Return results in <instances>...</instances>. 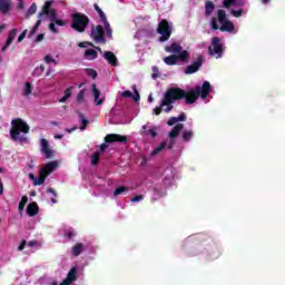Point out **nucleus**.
<instances>
[{
    "label": "nucleus",
    "mask_w": 285,
    "mask_h": 285,
    "mask_svg": "<svg viewBox=\"0 0 285 285\" xmlns=\"http://www.w3.org/2000/svg\"><path fill=\"white\" fill-rule=\"evenodd\" d=\"M75 87H69L65 90V95L62 96V98L59 100L60 104H66L68 101V99H70V97H72V89Z\"/></svg>",
    "instance_id": "nucleus-25"
},
{
    "label": "nucleus",
    "mask_w": 285,
    "mask_h": 285,
    "mask_svg": "<svg viewBox=\"0 0 285 285\" xmlns=\"http://www.w3.org/2000/svg\"><path fill=\"white\" fill-rule=\"evenodd\" d=\"M52 1H46L41 12L38 14V19H41L46 13L50 12L52 9Z\"/></svg>",
    "instance_id": "nucleus-24"
},
{
    "label": "nucleus",
    "mask_w": 285,
    "mask_h": 285,
    "mask_svg": "<svg viewBox=\"0 0 285 285\" xmlns=\"http://www.w3.org/2000/svg\"><path fill=\"white\" fill-rule=\"evenodd\" d=\"M204 66V56H198L196 61L185 68V75H195Z\"/></svg>",
    "instance_id": "nucleus-9"
},
{
    "label": "nucleus",
    "mask_w": 285,
    "mask_h": 285,
    "mask_svg": "<svg viewBox=\"0 0 285 285\" xmlns=\"http://www.w3.org/2000/svg\"><path fill=\"white\" fill-rule=\"evenodd\" d=\"M40 148H41V154L45 155L46 159L55 158V155L57 153L50 148V144L48 142V139L46 138L40 139Z\"/></svg>",
    "instance_id": "nucleus-10"
},
{
    "label": "nucleus",
    "mask_w": 285,
    "mask_h": 285,
    "mask_svg": "<svg viewBox=\"0 0 285 285\" xmlns=\"http://www.w3.org/2000/svg\"><path fill=\"white\" fill-rule=\"evenodd\" d=\"M26 245H27V242L26 240H22L18 247V250H23L26 248Z\"/></svg>",
    "instance_id": "nucleus-61"
},
{
    "label": "nucleus",
    "mask_w": 285,
    "mask_h": 285,
    "mask_svg": "<svg viewBox=\"0 0 285 285\" xmlns=\"http://www.w3.org/2000/svg\"><path fill=\"white\" fill-rule=\"evenodd\" d=\"M121 97H125V99H128V98L132 97V91L126 90L121 94Z\"/></svg>",
    "instance_id": "nucleus-55"
},
{
    "label": "nucleus",
    "mask_w": 285,
    "mask_h": 285,
    "mask_svg": "<svg viewBox=\"0 0 285 285\" xmlns=\"http://www.w3.org/2000/svg\"><path fill=\"white\" fill-rule=\"evenodd\" d=\"M209 255H212V259H217L222 255V250L216 244H213L212 253Z\"/></svg>",
    "instance_id": "nucleus-27"
},
{
    "label": "nucleus",
    "mask_w": 285,
    "mask_h": 285,
    "mask_svg": "<svg viewBox=\"0 0 285 285\" xmlns=\"http://www.w3.org/2000/svg\"><path fill=\"white\" fill-rule=\"evenodd\" d=\"M45 61H46L47 63H56V60L52 59V57H50V56H46V57H45Z\"/></svg>",
    "instance_id": "nucleus-58"
},
{
    "label": "nucleus",
    "mask_w": 285,
    "mask_h": 285,
    "mask_svg": "<svg viewBox=\"0 0 285 285\" xmlns=\"http://www.w3.org/2000/svg\"><path fill=\"white\" fill-rule=\"evenodd\" d=\"M104 26H105V30H111L112 28H110V22H108V18H105L102 20Z\"/></svg>",
    "instance_id": "nucleus-53"
},
{
    "label": "nucleus",
    "mask_w": 285,
    "mask_h": 285,
    "mask_svg": "<svg viewBox=\"0 0 285 285\" xmlns=\"http://www.w3.org/2000/svg\"><path fill=\"white\" fill-rule=\"evenodd\" d=\"M212 30H219V24L217 23V18H212Z\"/></svg>",
    "instance_id": "nucleus-48"
},
{
    "label": "nucleus",
    "mask_w": 285,
    "mask_h": 285,
    "mask_svg": "<svg viewBox=\"0 0 285 285\" xmlns=\"http://www.w3.org/2000/svg\"><path fill=\"white\" fill-rule=\"evenodd\" d=\"M26 35H28V30L21 32V35L18 37V43H21V41L26 39Z\"/></svg>",
    "instance_id": "nucleus-54"
},
{
    "label": "nucleus",
    "mask_w": 285,
    "mask_h": 285,
    "mask_svg": "<svg viewBox=\"0 0 285 285\" xmlns=\"http://www.w3.org/2000/svg\"><path fill=\"white\" fill-rule=\"evenodd\" d=\"M90 37L96 41V43H106V31H104V27L101 24L96 27L95 24L91 26Z\"/></svg>",
    "instance_id": "nucleus-8"
},
{
    "label": "nucleus",
    "mask_w": 285,
    "mask_h": 285,
    "mask_svg": "<svg viewBox=\"0 0 285 285\" xmlns=\"http://www.w3.org/2000/svg\"><path fill=\"white\" fill-rule=\"evenodd\" d=\"M208 52L210 57H216L217 59L224 55V45L222 43V39L219 37H214L212 39V46L208 47Z\"/></svg>",
    "instance_id": "nucleus-7"
},
{
    "label": "nucleus",
    "mask_w": 285,
    "mask_h": 285,
    "mask_svg": "<svg viewBox=\"0 0 285 285\" xmlns=\"http://www.w3.org/2000/svg\"><path fill=\"white\" fill-rule=\"evenodd\" d=\"M230 12H232L233 17L239 18V17H242V14H244V9H238V10L232 9Z\"/></svg>",
    "instance_id": "nucleus-45"
},
{
    "label": "nucleus",
    "mask_w": 285,
    "mask_h": 285,
    "mask_svg": "<svg viewBox=\"0 0 285 285\" xmlns=\"http://www.w3.org/2000/svg\"><path fill=\"white\" fill-rule=\"evenodd\" d=\"M91 88H92V95H94V101H95V104H96L97 106L104 105V99H105V97L99 99V97H101V91H100L99 89H97V85L94 83V85L91 86Z\"/></svg>",
    "instance_id": "nucleus-16"
},
{
    "label": "nucleus",
    "mask_w": 285,
    "mask_h": 285,
    "mask_svg": "<svg viewBox=\"0 0 285 285\" xmlns=\"http://www.w3.org/2000/svg\"><path fill=\"white\" fill-rule=\"evenodd\" d=\"M47 193H50L52 195L51 203L57 204V191L55 190V188L52 187L48 188Z\"/></svg>",
    "instance_id": "nucleus-41"
},
{
    "label": "nucleus",
    "mask_w": 285,
    "mask_h": 285,
    "mask_svg": "<svg viewBox=\"0 0 285 285\" xmlns=\"http://www.w3.org/2000/svg\"><path fill=\"white\" fill-rule=\"evenodd\" d=\"M39 26H41V18H39L38 20H37V22H36V24L33 26V30H39Z\"/></svg>",
    "instance_id": "nucleus-62"
},
{
    "label": "nucleus",
    "mask_w": 285,
    "mask_h": 285,
    "mask_svg": "<svg viewBox=\"0 0 285 285\" xmlns=\"http://www.w3.org/2000/svg\"><path fill=\"white\" fill-rule=\"evenodd\" d=\"M82 250H86V246L83 245V243H76L71 247V253H72L73 257H79V255H81Z\"/></svg>",
    "instance_id": "nucleus-20"
},
{
    "label": "nucleus",
    "mask_w": 285,
    "mask_h": 285,
    "mask_svg": "<svg viewBox=\"0 0 285 285\" xmlns=\"http://www.w3.org/2000/svg\"><path fill=\"white\" fill-rule=\"evenodd\" d=\"M215 12V2L207 0L205 1V17H212Z\"/></svg>",
    "instance_id": "nucleus-22"
},
{
    "label": "nucleus",
    "mask_w": 285,
    "mask_h": 285,
    "mask_svg": "<svg viewBox=\"0 0 285 285\" xmlns=\"http://www.w3.org/2000/svg\"><path fill=\"white\" fill-rule=\"evenodd\" d=\"M166 147H168V142H167V141L160 142V144L151 151V156L155 157V155H159V154L161 153V150L166 149Z\"/></svg>",
    "instance_id": "nucleus-26"
},
{
    "label": "nucleus",
    "mask_w": 285,
    "mask_h": 285,
    "mask_svg": "<svg viewBox=\"0 0 285 285\" xmlns=\"http://www.w3.org/2000/svg\"><path fill=\"white\" fill-rule=\"evenodd\" d=\"M223 6L224 8H230L232 6H235V0H224Z\"/></svg>",
    "instance_id": "nucleus-47"
},
{
    "label": "nucleus",
    "mask_w": 285,
    "mask_h": 285,
    "mask_svg": "<svg viewBox=\"0 0 285 285\" xmlns=\"http://www.w3.org/2000/svg\"><path fill=\"white\" fill-rule=\"evenodd\" d=\"M77 233H75V229L70 228L65 233V237H67V239H72L73 237H76Z\"/></svg>",
    "instance_id": "nucleus-42"
},
{
    "label": "nucleus",
    "mask_w": 285,
    "mask_h": 285,
    "mask_svg": "<svg viewBox=\"0 0 285 285\" xmlns=\"http://www.w3.org/2000/svg\"><path fill=\"white\" fill-rule=\"evenodd\" d=\"M190 59V52L188 50H184L179 55H170L164 58V63L166 66H177L178 61H181L183 63H186Z\"/></svg>",
    "instance_id": "nucleus-6"
},
{
    "label": "nucleus",
    "mask_w": 285,
    "mask_h": 285,
    "mask_svg": "<svg viewBox=\"0 0 285 285\" xmlns=\"http://www.w3.org/2000/svg\"><path fill=\"white\" fill-rule=\"evenodd\" d=\"M85 97H86V91L80 90V91L78 92V96H77V101H78V104H83Z\"/></svg>",
    "instance_id": "nucleus-43"
},
{
    "label": "nucleus",
    "mask_w": 285,
    "mask_h": 285,
    "mask_svg": "<svg viewBox=\"0 0 285 285\" xmlns=\"http://www.w3.org/2000/svg\"><path fill=\"white\" fill-rule=\"evenodd\" d=\"M71 28L76 30V32H86V28L90 23V18L81 12L71 13Z\"/></svg>",
    "instance_id": "nucleus-3"
},
{
    "label": "nucleus",
    "mask_w": 285,
    "mask_h": 285,
    "mask_svg": "<svg viewBox=\"0 0 285 285\" xmlns=\"http://www.w3.org/2000/svg\"><path fill=\"white\" fill-rule=\"evenodd\" d=\"M104 59H106V61L110 66H114V68H117V66H119V60L117 59V56H115L112 51H105Z\"/></svg>",
    "instance_id": "nucleus-14"
},
{
    "label": "nucleus",
    "mask_w": 285,
    "mask_h": 285,
    "mask_svg": "<svg viewBox=\"0 0 285 285\" xmlns=\"http://www.w3.org/2000/svg\"><path fill=\"white\" fill-rule=\"evenodd\" d=\"M122 193H128V187L120 186L114 190V195L117 197L119 195H122Z\"/></svg>",
    "instance_id": "nucleus-37"
},
{
    "label": "nucleus",
    "mask_w": 285,
    "mask_h": 285,
    "mask_svg": "<svg viewBox=\"0 0 285 285\" xmlns=\"http://www.w3.org/2000/svg\"><path fill=\"white\" fill-rule=\"evenodd\" d=\"M85 72H86L87 77H91V79H97V77H99V73H97V70H95L92 68H86Z\"/></svg>",
    "instance_id": "nucleus-33"
},
{
    "label": "nucleus",
    "mask_w": 285,
    "mask_h": 285,
    "mask_svg": "<svg viewBox=\"0 0 285 285\" xmlns=\"http://www.w3.org/2000/svg\"><path fill=\"white\" fill-rule=\"evenodd\" d=\"M16 38L17 29H12L11 31H9L6 45L2 47V52H6L8 48H10V45L14 41Z\"/></svg>",
    "instance_id": "nucleus-19"
},
{
    "label": "nucleus",
    "mask_w": 285,
    "mask_h": 285,
    "mask_svg": "<svg viewBox=\"0 0 285 285\" xmlns=\"http://www.w3.org/2000/svg\"><path fill=\"white\" fill-rule=\"evenodd\" d=\"M220 32H235V24L232 21L226 20L219 28Z\"/></svg>",
    "instance_id": "nucleus-21"
},
{
    "label": "nucleus",
    "mask_w": 285,
    "mask_h": 285,
    "mask_svg": "<svg viewBox=\"0 0 285 285\" xmlns=\"http://www.w3.org/2000/svg\"><path fill=\"white\" fill-rule=\"evenodd\" d=\"M217 19L220 23H225V21H228V18L226 17V11L223 9L217 11Z\"/></svg>",
    "instance_id": "nucleus-31"
},
{
    "label": "nucleus",
    "mask_w": 285,
    "mask_h": 285,
    "mask_svg": "<svg viewBox=\"0 0 285 285\" xmlns=\"http://www.w3.org/2000/svg\"><path fill=\"white\" fill-rule=\"evenodd\" d=\"M175 124H178L177 117H170L167 121L168 126H175Z\"/></svg>",
    "instance_id": "nucleus-50"
},
{
    "label": "nucleus",
    "mask_w": 285,
    "mask_h": 285,
    "mask_svg": "<svg viewBox=\"0 0 285 285\" xmlns=\"http://www.w3.org/2000/svg\"><path fill=\"white\" fill-rule=\"evenodd\" d=\"M59 166V163L57 161H50L43 166L39 171V177L36 178L33 186H41L46 184V179H48V176L51 173H55L57 170V167Z\"/></svg>",
    "instance_id": "nucleus-4"
},
{
    "label": "nucleus",
    "mask_w": 285,
    "mask_h": 285,
    "mask_svg": "<svg viewBox=\"0 0 285 285\" xmlns=\"http://www.w3.org/2000/svg\"><path fill=\"white\" fill-rule=\"evenodd\" d=\"M153 75H151V79H157L159 77V68L157 66L153 67Z\"/></svg>",
    "instance_id": "nucleus-46"
},
{
    "label": "nucleus",
    "mask_w": 285,
    "mask_h": 285,
    "mask_svg": "<svg viewBox=\"0 0 285 285\" xmlns=\"http://www.w3.org/2000/svg\"><path fill=\"white\" fill-rule=\"evenodd\" d=\"M12 10V0H0V12L8 14Z\"/></svg>",
    "instance_id": "nucleus-18"
},
{
    "label": "nucleus",
    "mask_w": 285,
    "mask_h": 285,
    "mask_svg": "<svg viewBox=\"0 0 285 285\" xmlns=\"http://www.w3.org/2000/svg\"><path fill=\"white\" fill-rule=\"evenodd\" d=\"M48 28L50 32H52L53 35H59V29H57V26H55V22H50Z\"/></svg>",
    "instance_id": "nucleus-44"
},
{
    "label": "nucleus",
    "mask_w": 285,
    "mask_h": 285,
    "mask_svg": "<svg viewBox=\"0 0 285 285\" xmlns=\"http://www.w3.org/2000/svg\"><path fill=\"white\" fill-rule=\"evenodd\" d=\"M99 57V53L95 49H86L85 51V58L89 61H94V59H97Z\"/></svg>",
    "instance_id": "nucleus-23"
},
{
    "label": "nucleus",
    "mask_w": 285,
    "mask_h": 285,
    "mask_svg": "<svg viewBox=\"0 0 285 285\" xmlns=\"http://www.w3.org/2000/svg\"><path fill=\"white\" fill-rule=\"evenodd\" d=\"M212 91L213 87H210V82L208 81H204L202 87L197 86L189 91H186L179 87L169 88L164 94V98L161 100L163 108L166 106L164 112H170L174 108L173 104H175V101H180V99H185V104L187 106L195 104L199 97L203 99V101H206Z\"/></svg>",
    "instance_id": "nucleus-1"
},
{
    "label": "nucleus",
    "mask_w": 285,
    "mask_h": 285,
    "mask_svg": "<svg viewBox=\"0 0 285 285\" xmlns=\"http://www.w3.org/2000/svg\"><path fill=\"white\" fill-rule=\"evenodd\" d=\"M45 14L48 16L49 21L55 23V21L57 19V10L51 9L50 11H48V13H45Z\"/></svg>",
    "instance_id": "nucleus-35"
},
{
    "label": "nucleus",
    "mask_w": 285,
    "mask_h": 285,
    "mask_svg": "<svg viewBox=\"0 0 285 285\" xmlns=\"http://www.w3.org/2000/svg\"><path fill=\"white\" fill-rule=\"evenodd\" d=\"M161 110H164V106H161V102H160V106L154 108V114L156 116H159V115H161Z\"/></svg>",
    "instance_id": "nucleus-51"
},
{
    "label": "nucleus",
    "mask_w": 285,
    "mask_h": 285,
    "mask_svg": "<svg viewBox=\"0 0 285 285\" xmlns=\"http://www.w3.org/2000/svg\"><path fill=\"white\" fill-rule=\"evenodd\" d=\"M53 23H56V26H60V27H63L66 26V21L61 20V19H55Z\"/></svg>",
    "instance_id": "nucleus-56"
},
{
    "label": "nucleus",
    "mask_w": 285,
    "mask_h": 285,
    "mask_svg": "<svg viewBox=\"0 0 285 285\" xmlns=\"http://www.w3.org/2000/svg\"><path fill=\"white\" fill-rule=\"evenodd\" d=\"M23 95L24 97H30V95H32V83L30 81L24 82Z\"/></svg>",
    "instance_id": "nucleus-30"
},
{
    "label": "nucleus",
    "mask_w": 285,
    "mask_h": 285,
    "mask_svg": "<svg viewBox=\"0 0 285 285\" xmlns=\"http://www.w3.org/2000/svg\"><path fill=\"white\" fill-rule=\"evenodd\" d=\"M36 13H37V3L33 2L26 13V19H30V17H32V14H36Z\"/></svg>",
    "instance_id": "nucleus-32"
},
{
    "label": "nucleus",
    "mask_w": 285,
    "mask_h": 285,
    "mask_svg": "<svg viewBox=\"0 0 285 285\" xmlns=\"http://www.w3.org/2000/svg\"><path fill=\"white\" fill-rule=\"evenodd\" d=\"M27 215L29 217H35L39 215V205L37 204V202H32L27 206Z\"/></svg>",
    "instance_id": "nucleus-17"
},
{
    "label": "nucleus",
    "mask_w": 285,
    "mask_h": 285,
    "mask_svg": "<svg viewBox=\"0 0 285 285\" xmlns=\"http://www.w3.org/2000/svg\"><path fill=\"white\" fill-rule=\"evenodd\" d=\"M45 37H46V35L39 33V35L37 36V38H36V43L41 42V40L45 39Z\"/></svg>",
    "instance_id": "nucleus-59"
},
{
    "label": "nucleus",
    "mask_w": 285,
    "mask_h": 285,
    "mask_svg": "<svg viewBox=\"0 0 285 285\" xmlns=\"http://www.w3.org/2000/svg\"><path fill=\"white\" fill-rule=\"evenodd\" d=\"M193 139V130H186L183 132V141H190Z\"/></svg>",
    "instance_id": "nucleus-39"
},
{
    "label": "nucleus",
    "mask_w": 285,
    "mask_h": 285,
    "mask_svg": "<svg viewBox=\"0 0 285 285\" xmlns=\"http://www.w3.org/2000/svg\"><path fill=\"white\" fill-rule=\"evenodd\" d=\"M181 130H184V124H176L171 131L168 134V137L170 138V141L167 146L168 150H173V147L175 146V139H177Z\"/></svg>",
    "instance_id": "nucleus-11"
},
{
    "label": "nucleus",
    "mask_w": 285,
    "mask_h": 285,
    "mask_svg": "<svg viewBox=\"0 0 285 285\" xmlns=\"http://www.w3.org/2000/svg\"><path fill=\"white\" fill-rule=\"evenodd\" d=\"M158 35H160L158 41L160 43H164L166 41H168L170 39V37L173 36V28L170 27V23L166 20L163 19L157 27Z\"/></svg>",
    "instance_id": "nucleus-5"
},
{
    "label": "nucleus",
    "mask_w": 285,
    "mask_h": 285,
    "mask_svg": "<svg viewBox=\"0 0 285 285\" xmlns=\"http://www.w3.org/2000/svg\"><path fill=\"white\" fill-rule=\"evenodd\" d=\"M46 72V67L41 65L40 67H37L33 71L35 77H41V75Z\"/></svg>",
    "instance_id": "nucleus-40"
},
{
    "label": "nucleus",
    "mask_w": 285,
    "mask_h": 285,
    "mask_svg": "<svg viewBox=\"0 0 285 285\" xmlns=\"http://www.w3.org/2000/svg\"><path fill=\"white\" fill-rule=\"evenodd\" d=\"M177 121H186V114L181 112L178 117H176Z\"/></svg>",
    "instance_id": "nucleus-57"
},
{
    "label": "nucleus",
    "mask_w": 285,
    "mask_h": 285,
    "mask_svg": "<svg viewBox=\"0 0 285 285\" xmlns=\"http://www.w3.org/2000/svg\"><path fill=\"white\" fill-rule=\"evenodd\" d=\"M128 137L119 134H109L105 137V144H126Z\"/></svg>",
    "instance_id": "nucleus-12"
},
{
    "label": "nucleus",
    "mask_w": 285,
    "mask_h": 285,
    "mask_svg": "<svg viewBox=\"0 0 285 285\" xmlns=\"http://www.w3.org/2000/svg\"><path fill=\"white\" fill-rule=\"evenodd\" d=\"M106 150H108V145L106 142H102L100 145V153H105Z\"/></svg>",
    "instance_id": "nucleus-60"
},
{
    "label": "nucleus",
    "mask_w": 285,
    "mask_h": 285,
    "mask_svg": "<svg viewBox=\"0 0 285 285\" xmlns=\"http://www.w3.org/2000/svg\"><path fill=\"white\" fill-rule=\"evenodd\" d=\"M79 120L82 124V126H80V130H86V128H88V125L90 124V121L88 119H86V116H83V114L79 112L78 114Z\"/></svg>",
    "instance_id": "nucleus-28"
},
{
    "label": "nucleus",
    "mask_w": 285,
    "mask_h": 285,
    "mask_svg": "<svg viewBox=\"0 0 285 285\" xmlns=\"http://www.w3.org/2000/svg\"><path fill=\"white\" fill-rule=\"evenodd\" d=\"M100 159H101V154L99 151L94 153L91 156V165L97 166Z\"/></svg>",
    "instance_id": "nucleus-34"
},
{
    "label": "nucleus",
    "mask_w": 285,
    "mask_h": 285,
    "mask_svg": "<svg viewBox=\"0 0 285 285\" xmlns=\"http://www.w3.org/2000/svg\"><path fill=\"white\" fill-rule=\"evenodd\" d=\"M106 32H107L108 39H112V29H107Z\"/></svg>",
    "instance_id": "nucleus-64"
},
{
    "label": "nucleus",
    "mask_w": 285,
    "mask_h": 285,
    "mask_svg": "<svg viewBox=\"0 0 285 285\" xmlns=\"http://www.w3.org/2000/svg\"><path fill=\"white\" fill-rule=\"evenodd\" d=\"M27 245L29 246V248H32L33 246H37V240H29Z\"/></svg>",
    "instance_id": "nucleus-63"
},
{
    "label": "nucleus",
    "mask_w": 285,
    "mask_h": 285,
    "mask_svg": "<svg viewBox=\"0 0 285 285\" xmlns=\"http://www.w3.org/2000/svg\"><path fill=\"white\" fill-rule=\"evenodd\" d=\"M141 200H144V195H137L134 198H130V202H132L134 204Z\"/></svg>",
    "instance_id": "nucleus-52"
},
{
    "label": "nucleus",
    "mask_w": 285,
    "mask_h": 285,
    "mask_svg": "<svg viewBox=\"0 0 285 285\" xmlns=\"http://www.w3.org/2000/svg\"><path fill=\"white\" fill-rule=\"evenodd\" d=\"M21 132H23V135H28V132H30V126L27 125L23 119L16 118L11 121L10 137L12 141L26 144V141H28V138L26 136H21Z\"/></svg>",
    "instance_id": "nucleus-2"
},
{
    "label": "nucleus",
    "mask_w": 285,
    "mask_h": 285,
    "mask_svg": "<svg viewBox=\"0 0 285 285\" xmlns=\"http://www.w3.org/2000/svg\"><path fill=\"white\" fill-rule=\"evenodd\" d=\"M94 9L96 10V12H98L100 20H105L106 19V13L104 12V10H101V8L99 7V4L95 3L94 4Z\"/></svg>",
    "instance_id": "nucleus-38"
},
{
    "label": "nucleus",
    "mask_w": 285,
    "mask_h": 285,
    "mask_svg": "<svg viewBox=\"0 0 285 285\" xmlns=\"http://www.w3.org/2000/svg\"><path fill=\"white\" fill-rule=\"evenodd\" d=\"M26 204H28V196H22L19 205H18V210L21 213L23 208H26Z\"/></svg>",
    "instance_id": "nucleus-36"
},
{
    "label": "nucleus",
    "mask_w": 285,
    "mask_h": 285,
    "mask_svg": "<svg viewBox=\"0 0 285 285\" xmlns=\"http://www.w3.org/2000/svg\"><path fill=\"white\" fill-rule=\"evenodd\" d=\"M159 130V127L153 126L149 130L142 131V135H148L149 137H157V131Z\"/></svg>",
    "instance_id": "nucleus-29"
},
{
    "label": "nucleus",
    "mask_w": 285,
    "mask_h": 285,
    "mask_svg": "<svg viewBox=\"0 0 285 285\" xmlns=\"http://www.w3.org/2000/svg\"><path fill=\"white\" fill-rule=\"evenodd\" d=\"M132 90L135 92L134 100L135 101H139L140 96H139V91L137 90V86L136 85L132 86Z\"/></svg>",
    "instance_id": "nucleus-49"
},
{
    "label": "nucleus",
    "mask_w": 285,
    "mask_h": 285,
    "mask_svg": "<svg viewBox=\"0 0 285 285\" xmlns=\"http://www.w3.org/2000/svg\"><path fill=\"white\" fill-rule=\"evenodd\" d=\"M72 282H77V267H72L67 277L60 283V285H70Z\"/></svg>",
    "instance_id": "nucleus-13"
},
{
    "label": "nucleus",
    "mask_w": 285,
    "mask_h": 285,
    "mask_svg": "<svg viewBox=\"0 0 285 285\" xmlns=\"http://www.w3.org/2000/svg\"><path fill=\"white\" fill-rule=\"evenodd\" d=\"M166 52H171L173 55H181L184 48L177 42H173L170 46L165 47Z\"/></svg>",
    "instance_id": "nucleus-15"
}]
</instances>
